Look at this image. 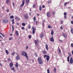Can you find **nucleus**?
I'll return each mask as SVG.
<instances>
[{
    "instance_id": "nucleus-38",
    "label": "nucleus",
    "mask_w": 73,
    "mask_h": 73,
    "mask_svg": "<svg viewBox=\"0 0 73 73\" xmlns=\"http://www.w3.org/2000/svg\"><path fill=\"white\" fill-rule=\"evenodd\" d=\"M11 55L12 56H13V55H15V53L14 52H13L11 54Z\"/></svg>"
},
{
    "instance_id": "nucleus-28",
    "label": "nucleus",
    "mask_w": 73,
    "mask_h": 73,
    "mask_svg": "<svg viewBox=\"0 0 73 73\" xmlns=\"http://www.w3.org/2000/svg\"><path fill=\"white\" fill-rule=\"evenodd\" d=\"M6 3L7 4H8L9 3V0H6Z\"/></svg>"
},
{
    "instance_id": "nucleus-34",
    "label": "nucleus",
    "mask_w": 73,
    "mask_h": 73,
    "mask_svg": "<svg viewBox=\"0 0 73 73\" xmlns=\"http://www.w3.org/2000/svg\"><path fill=\"white\" fill-rule=\"evenodd\" d=\"M20 19L19 18H18L17 19V21H20Z\"/></svg>"
},
{
    "instance_id": "nucleus-9",
    "label": "nucleus",
    "mask_w": 73,
    "mask_h": 73,
    "mask_svg": "<svg viewBox=\"0 0 73 73\" xmlns=\"http://www.w3.org/2000/svg\"><path fill=\"white\" fill-rule=\"evenodd\" d=\"M20 56H19V55H18L17 56H16V59L17 60H20Z\"/></svg>"
},
{
    "instance_id": "nucleus-13",
    "label": "nucleus",
    "mask_w": 73,
    "mask_h": 73,
    "mask_svg": "<svg viewBox=\"0 0 73 73\" xmlns=\"http://www.w3.org/2000/svg\"><path fill=\"white\" fill-rule=\"evenodd\" d=\"M35 45H38V42L36 40H35Z\"/></svg>"
},
{
    "instance_id": "nucleus-61",
    "label": "nucleus",
    "mask_w": 73,
    "mask_h": 73,
    "mask_svg": "<svg viewBox=\"0 0 73 73\" xmlns=\"http://www.w3.org/2000/svg\"><path fill=\"white\" fill-rule=\"evenodd\" d=\"M6 12H9V10L7 9V10H6Z\"/></svg>"
},
{
    "instance_id": "nucleus-23",
    "label": "nucleus",
    "mask_w": 73,
    "mask_h": 73,
    "mask_svg": "<svg viewBox=\"0 0 73 73\" xmlns=\"http://www.w3.org/2000/svg\"><path fill=\"white\" fill-rule=\"evenodd\" d=\"M5 52L7 54H9V52H8V51L7 50H5Z\"/></svg>"
},
{
    "instance_id": "nucleus-41",
    "label": "nucleus",
    "mask_w": 73,
    "mask_h": 73,
    "mask_svg": "<svg viewBox=\"0 0 73 73\" xmlns=\"http://www.w3.org/2000/svg\"><path fill=\"white\" fill-rule=\"evenodd\" d=\"M66 15H67V13L66 12H65L64 13V16H66Z\"/></svg>"
},
{
    "instance_id": "nucleus-52",
    "label": "nucleus",
    "mask_w": 73,
    "mask_h": 73,
    "mask_svg": "<svg viewBox=\"0 0 73 73\" xmlns=\"http://www.w3.org/2000/svg\"><path fill=\"white\" fill-rule=\"evenodd\" d=\"M18 18L16 16V17H15V19L16 20H17V19Z\"/></svg>"
},
{
    "instance_id": "nucleus-7",
    "label": "nucleus",
    "mask_w": 73,
    "mask_h": 73,
    "mask_svg": "<svg viewBox=\"0 0 73 73\" xmlns=\"http://www.w3.org/2000/svg\"><path fill=\"white\" fill-rule=\"evenodd\" d=\"M70 64H72L73 63V58H72V57H71L70 60Z\"/></svg>"
},
{
    "instance_id": "nucleus-56",
    "label": "nucleus",
    "mask_w": 73,
    "mask_h": 73,
    "mask_svg": "<svg viewBox=\"0 0 73 73\" xmlns=\"http://www.w3.org/2000/svg\"><path fill=\"white\" fill-rule=\"evenodd\" d=\"M53 15H55V12L54 11L53 12Z\"/></svg>"
},
{
    "instance_id": "nucleus-42",
    "label": "nucleus",
    "mask_w": 73,
    "mask_h": 73,
    "mask_svg": "<svg viewBox=\"0 0 73 73\" xmlns=\"http://www.w3.org/2000/svg\"><path fill=\"white\" fill-rule=\"evenodd\" d=\"M43 54H46V51H44L43 52Z\"/></svg>"
},
{
    "instance_id": "nucleus-53",
    "label": "nucleus",
    "mask_w": 73,
    "mask_h": 73,
    "mask_svg": "<svg viewBox=\"0 0 73 73\" xmlns=\"http://www.w3.org/2000/svg\"><path fill=\"white\" fill-rule=\"evenodd\" d=\"M59 41L60 42H62V40H60V39L59 40Z\"/></svg>"
},
{
    "instance_id": "nucleus-15",
    "label": "nucleus",
    "mask_w": 73,
    "mask_h": 73,
    "mask_svg": "<svg viewBox=\"0 0 73 73\" xmlns=\"http://www.w3.org/2000/svg\"><path fill=\"white\" fill-rule=\"evenodd\" d=\"M15 35H17V36L19 35V33H18V31L16 30L15 31Z\"/></svg>"
},
{
    "instance_id": "nucleus-37",
    "label": "nucleus",
    "mask_w": 73,
    "mask_h": 73,
    "mask_svg": "<svg viewBox=\"0 0 73 73\" xmlns=\"http://www.w3.org/2000/svg\"><path fill=\"white\" fill-rule=\"evenodd\" d=\"M16 67H18V64L16 63V64L15 65Z\"/></svg>"
},
{
    "instance_id": "nucleus-31",
    "label": "nucleus",
    "mask_w": 73,
    "mask_h": 73,
    "mask_svg": "<svg viewBox=\"0 0 73 73\" xmlns=\"http://www.w3.org/2000/svg\"><path fill=\"white\" fill-rule=\"evenodd\" d=\"M68 54L69 56L68 57H69V58L70 57H71V56H72V55H71V54H70V53H68Z\"/></svg>"
},
{
    "instance_id": "nucleus-12",
    "label": "nucleus",
    "mask_w": 73,
    "mask_h": 73,
    "mask_svg": "<svg viewBox=\"0 0 73 73\" xmlns=\"http://www.w3.org/2000/svg\"><path fill=\"white\" fill-rule=\"evenodd\" d=\"M49 58H50V56H48L46 58V60L47 61H48V60H49Z\"/></svg>"
},
{
    "instance_id": "nucleus-35",
    "label": "nucleus",
    "mask_w": 73,
    "mask_h": 73,
    "mask_svg": "<svg viewBox=\"0 0 73 73\" xmlns=\"http://www.w3.org/2000/svg\"><path fill=\"white\" fill-rule=\"evenodd\" d=\"M21 28L22 30H24V29H25V28H24V27H21Z\"/></svg>"
},
{
    "instance_id": "nucleus-27",
    "label": "nucleus",
    "mask_w": 73,
    "mask_h": 73,
    "mask_svg": "<svg viewBox=\"0 0 73 73\" xmlns=\"http://www.w3.org/2000/svg\"><path fill=\"white\" fill-rule=\"evenodd\" d=\"M12 23L13 24H15V22H14V19H12Z\"/></svg>"
},
{
    "instance_id": "nucleus-2",
    "label": "nucleus",
    "mask_w": 73,
    "mask_h": 73,
    "mask_svg": "<svg viewBox=\"0 0 73 73\" xmlns=\"http://www.w3.org/2000/svg\"><path fill=\"white\" fill-rule=\"evenodd\" d=\"M32 29H33L32 33L33 34H35V30L36 29H35V27L33 26L32 27Z\"/></svg>"
},
{
    "instance_id": "nucleus-16",
    "label": "nucleus",
    "mask_w": 73,
    "mask_h": 73,
    "mask_svg": "<svg viewBox=\"0 0 73 73\" xmlns=\"http://www.w3.org/2000/svg\"><path fill=\"white\" fill-rule=\"evenodd\" d=\"M62 35L64 36V37H66L67 36V35L65 33H63Z\"/></svg>"
},
{
    "instance_id": "nucleus-51",
    "label": "nucleus",
    "mask_w": 73,
    "mask_h": 73,
    "mask_svg": "<svg viewBox=\"0 0 73 73\" xmlns=\"http://www.w3.org/2000/svg\"><path fill=\"white\" fill-rule=\"evenodd\" d=\"M71 47H72V48H73V44L72 43L71 44Z\"/></svg>"
},
{
    "instance_id": "nucleus-55",
    "label": "nucleus",
    "mask_w": 73,
    "mask_h": 73,
    "mask_svg": "<svg viewBox=\"0 0 73 73\" xmlns=\"http://www.w3.org/2000/svg\"><path fill=\"white\" fill-rule=\"evenodd\" d=\"M36 25H37V23H38V21H36Z\"/></svg>"
},
{
    "instance_id": "nucleus-64",
    "label": "nucleus",
    "mask_w": 73,
    "mask_h": 73,
    "mask_svg": "<svg viewBox=\"0 0 73 73\" xmlns=\"http://www.w3.org/2000/svg\"><path fill=\"white\" fill-rule=\"evenodd\" d=\"M12 35H13L12 34V33L10 34V36H12Z\"/></svg>"
},
{
    "instance_id": "nucleus-8",
    "label": "nucleus",
    "mask_w": 73,
    "mask_h": 73,
    "mask_svg": "<svg viewBox=\"0 0 73 73\" xmlns=\"http://www.w3.org/2000/svg\"><path fill=\"white\" fill-rule=\"evenodd\" d=\"M47 16L48 17H50V14L49 12H47Z\"/></svg>"
},
{
    "instance_id": "nucleus-58",
    "label": "nucleus",
    "mask_w": 73,
    "mask_h": 73,
    "mask_svg": "<svg viewBox=\"0 0 73 73\" xmlns=\"http://www.w3.org/2000/svg\"><path fill=\"white\" fill-rule=\"evenodd\" d=\"M48 28H49V29H50L51 28V27L50 26H48Z\"/></svg>"
},
{
    "instance_id": "nucleus-22",
    "label": "nucleus",
    "mask_w": 73,
    "mask_h": 73,
    "mask_svg": "<svg viewBox=\"0 0 73 73\" xmlns=\"http://www.w3.org/2000/svg\"><path fill=\"white\" fill-rule=\"evenodd\" d=\"M26 2L27 4H28L29 3V0H26Z\"/></svg>"
},
{
    "instance_id": "nucleus-18",
    "label": "nucleus",
    "mask_w": 73,
    "mask_h": 73,
    "mask_svg": "<svg viewBox=\"0 0 73 73\" xmlns=\"http://www.w3.org/2000/svg\"><path fill=\"white\" fill-rule=\"evenodd\" d=\"M46 48V50H48V45L47 44H46L45 45Z\"/></svg>"
},
{
    "instance_id": "nucleus-46",
    "label": "nucleus",
    "mask_w": 73,
    "mask_h": 73,
    "mask_svg": "<svg viewBox=\"0 0 73 73\" xmlns=\"http://www.w3.org/2000/svg\"><path fill=\"white\" fill-rule=\"evenodd\" d=\"M1 35H2V36H3V37H5V35H3V34H1Z\"/></svg>"
},
{
    "instance_id": "nucleus-50",
    "label": "nucleus",
    "mask_w": 73,
    "mask_h": 73,
    "mask_svg": "<svg viewBox=\"0 0 73 73\" xmlns=\"http://www.w3.org/2000/svg\"><path fill=\"white\" fill-rule=\"evenodd\" d=\"M13 5L14 8H15V4H14V2H13Z\"/></svg>"
},
{
    "instance_id": "nucleus-11",
    "label": "nucleus",
    "mask_w": 73,
    "mask_h": 73,
    "mask_svg": "<svg viewBox=\"0 0 73 73\" xmlns=\"http://www.w3.org/2000/svg\"><path fill=\"white\" fill-rule=\"evenodd\" d=\"M38 63L39 64H43V61L42 60L39 61L38 62Z\"/></svg>"
},
{
    "instance_id": "nucleus-57",
    "label": "nucleus",
    "mask_w": 73,
    "mask_h": 73,
    "mask_svg": "<svg viewBox=\"0 0 73 73\" xmlns=\"http://www.w3.org/2000/svg\"><path fill=\"white\" fill-rule=\"evenodd\" d=\"M71 24H72L73 25V21H72L71 22Z\"/></svg>"
},
{
    "instance_id": "nucleus-29",
    "label": "nucleus",
    "mask_w": 73,
    "mask_h": 73,
    "mask_svg": "<svg viewBox=\"0 0 73 73\" xmlns=\"http://www.w3.org/2000/svg\"><path fill=\"white\" fill-rule=\"evenodd\" d=\"M56 70H57V69L55 68H54V73H56Z\"/></svg>"
},
{
    "instance_id": "nucleus-21",
    "label": "nucleus",
    "mask_w": 73,
    "mask_h": 73,
    "mask_svg": "<svg viewBox=\"0 0 73 73\" xmlns=\"http://www.w3.org/2000/svg\"><path fill=\"white\" fill-rule=\"evenodd\" d=\"M39 9L40 11H41V10H42V7H41V6H40Z\"/></svg>"
},
{
    "instance_id": "nucleus-32",
    "label": "nucleus",
    "mask_w": 73,
    "mask_h": 73,
    "mask_svg": "<svg viewBox=\"0 0 73 73\" xmlns=\"http://www.w3.org/2000/svg\"><path fill=\"white\" fill-rule=\"evenodd\" d=\"M67 61H68V62H69L70 61H69V56L68 57V58H67Z\"/></svg>"
},
{
    "instance_id": "nucleus-59",
    "label": "nucleus",
    "mask_w": 73,
    "mask_h": 73,
    "mask_svg": "<svg viewBox=\"0 0 73 73\" xmlns=\"http://www.w3.org/2000/svg\"><path fill=\"white\" fill-rule=\"evenodd\" d=\"M0 66H3V65L1 63H0Z\"/></svg>"
},
{
    "instance_id": "nucleus-30",
    "label": "nucleus",
    "mask_w": 73,
    "mask_h": 73,
    "mask_svg": "<svg viewBox=\"0 0 73 73\" xmlns=\"http://www.w3.org/2000/svg\"><path fill=\"white\" fill-rule=\"evenodd\" d=\"M48 55H44L43 56V57H44V58H45V57H47V56H48Z\"/></svg>"
},
{
    "instance_id": "nucleus-5",
    "label": "nucleus",
    "mask_w": 73,
    "mask_h": 73,
    "mask_svg": "<svg viewBox=\"0 0 73 73\" xmlns=\"http://www.w3.org/2000/svg\"><path fill=\"white\" fill-rule=\"evenodd\" d=\"M3 22H4V23H8L9 21L8 20L6 19H5L3 20Z\"/></svg>"
},
{
    "instance_id": "nucleus-39",
    "label": "nucleus",
    "mask_w": 73,
    "mask_h": 73,
    "mask_svg": "<svg viewBox=\"0 0 73 73\" xmlns=\"http://www.w3.org/2000/svg\"><path fill=\"white\" fill-rule=\"evenodd\" d=\"M10 18H11V19H13V16L12 15V16H10Z\"/></svg>"
},
{
    "instance_id": "nucleus-17",
    "label": "nucleus",
    "mask_w": 73,
    "mask_h": 73,
    "mask_svg": "<svg viewBox=\"0 0 73 73\" xmlns=\"http://www.w3.org/2000/svg\"><path fill=\"white\" fill-rule=\"evenodd\" d=\"M42 60H41V57H40L38 59V61H41Z\"/></svg>"
},
{
    "instance_id": "nucleus-45",
    "label": "nucleus",
    "mask_w": 73,
    "mask_h": 73,
    "mask_svg": "<svg viewBox=\"0 0 73 73\" xmlns=\"http://www.w3.org/2000/svg\"><path fill=\"white\" fill-rule=\"evenodd\" d=\"M28 28L29 29H31V27L30 25H29L28 26Z\"/></svg>"
},
{
    "instance_id": "nucleus-1",
    "label": "nucleus",
    "mask_w": 73,
    "mask_h": 73,
    "mask_svg": "<svg viewBox=\"0 0 73 73\" xmlns=\"http://www.w3.org/2000/svg\"><path fill=\"white\" fill-rule=\"evenodd\" d=\"M22 55L23 56H25V57L27 58V60H28V55H27V54L26 52H22Z\"/></svg>"
},
{
    "instance_id": "nucleus-25",
    "label": "nucleus",
    "mask_w": 73,
    "mask_h": 73,
    "mask_svg": "<svg viewBox=\"0 0 73 73\" xmlns=\"http://www.w3.org/2000/svg\"><path fill=\"white\" fill-rule=\"evenodd\" d=\"M9 40L10 41L12 40H13V38L12 37H9Z\"/></svg>"
},
{
    "instance_id": "nucleus-33",
    "label": "nucleus",
    "mask_w": 73,
    "mask_h": 73,
    "mask_svg": "<svg viewBox=\"0 0 73 73\" xmlns=\"http://www.w3.org/2000/svg\"><path fill=\"white\" fill-rule=\"evenodd\" d=\"M47 73H50V72L49 71V68H48L47 70Z\"/></svg>"
},
{
    "instance_id": "nucleus-4",
    "label": "nucleus",
    "mask_w": 73,
    "mask_h": 73,
    "mask_svg": "<svg viewBox=\"0 0 73 73\" xmlns=\"http://www.w3.org/2000/svg\"><path fill=\"white\" fill-rule=\"evenodd\" d=\"M24 17L25 19H29V16L27 14H25L24 16Z\"/></svg>"
},
{
    "instance_id": "nucleus-10",
    "label": "nucleus",
    "mask_w": 73,
    "mask_h": 73,
    "mask_svg": "<svg viewBox=\"0 0 73 73\" xmlns=\"http://www.w3.org/2000/svg\"><path fill=\"white\" fill-rule=\"evenodd\" d=\"M50 40L51 42H54V39H53V36H52V38H50Z\"/></svg>"
},
{
    "instance_id": "nucleus-14",
    "label": "nucleus",
    "mask_w": 73,
    "mask_h": 73,
    "mask_svg": "<svg viewBox=\"0 0 73 73\" xmlns=\"http://www.w3.org/2000/svg\"><path fill=\"white\" fill-rule=\"evenodd\" d=\"M44 36V35L43 33L41 34L40 36V37L41 38H42Z\"/></svg>"
},
{
    "instance_id": "nucleus-62",
    "label": "nucleus",
    "mask_w": 73,
    "mask_h": 73,
    "mask_svg": "<svg viewBox=\"0 0 73 73\" xmlns=\"http://www.w3.org/2000/svg\"><path fill=\"white\" fill-rule=\"evenodd\" d=\"M2 9H4V7H2Z\"/></svg>"
},
{
    "instance_id": "nucleus-6",
    "label": "nucleus",
    "mask_w": 73,
    "mask_h": 73,
    "mask_svg": "<svg viewBox=\"0 0 73 73\" xmlns=\"http://www.w3.org/2000/svg\"><path fill=\"white\" fill-rule=\"evenodd\" d=\"M9 66H10V68H12V67L13 66V63L12 62L10 63L9 64Z\"/></svg>"
},
{
    "instance_id": "nucleus-24",
    "label": "nucleus",
    "mask_w": 73,
    "mask_h": 73,
    "mask_svg": "<svg viewBox=\"0 0 73 73\" xmlns=\"http://www.w3.org/2000/svg\"><path fill=\"white\" fill-rule=\"evenodd\" d=\"M36 7V5L35 4H33V8H35Z\"/></svg>"
},
{
    "instance_id": "nucleus-60",
    "label": "nucleus",
    "mask_w": 73,
    "mask_h": 73,
    "mask_svg": "<svg viewBox=\"0 0 73 73\" xmlns=\"http://www.w3.org/2000/svg\"><path fill=\"white\" fill-rule=\"evenodd\" d=\"M31 14H32V13L30 12L29 13V15H30V16H31Z\"/></svg>"
},
{
    "instance_id": "nucleus-26",
    "label": "nucleus",
    "mask_w": 73,
    "mask_h": 73,
    "mask_svg": "<svg viewBox=\"0 0 73 73\" xmlns=\"http://www.w3.org/2000/svg\"><path fill=\"white\" fill-rule=\"evenodd\" d=\"M22 26H25V23H22Z\"/></svg>"
},
{
    "instance_id": "nucleus-43",
    "label": "nucleus",
    "mask_w": 73,
    "mask_h": 73,
    "mask_svg": "<svg viewBox=\"0 0 73 73\" xmlns=\"http://www.w3.org/2000/svg\"><path fill=\"white\" fill-rule=\"evenodd\" d=\"M12 27L13 31L14 30V27H13V25H12Z\"/></svg>"
},
{
    "instance_id": "nucleus-19",
    "label": "nucleus",
    "mask_w": 73,
    "mask_h": 73,
    "mask_svg": "<svg viewBox=\"0 0 73 73\" xmlns=\"http://www.w3.org/2000/svg\"><path fill=\"white\" fill-rule=\"evenodd\" d=\"M51 35L52 36H53V30L52 29V30Z\"/></svg>"
},
{
    "instance_id": "nucleus-40",
    "label": "nucleus",
    "mask_w": 73,
    "mask_h": 73,
    "mask_svg": "<svg viewBox=\"0 0 73 73\" xmlns=\"http://www.w3.org/2000/svg\"><path fill=\"white\" fill-rule=\"evenodd\" d=\"M68 3V2H66L64 3V5L65 6H66V5H67V4Z\"/></svg>"
},
{
    "instance_id": "nucleus-54",
    "label": "nucleus",
    "mask_w": 73,
    "mask_h": 73,
    "mask_svg": "<svg viewBox=\"0 0 73 73\" xmlns=\"http://www.w3.org/2000/svg\"><path fill=\"white\" fill-rule=\"evenodd\" d=\"M45 5H43L42 6V8H45Z\"/></svg>"
},
{
    "instance_id": "nucleus-63",
    "label": "nucleus",
    "mask_w": 73,
    "mask_h": 73,
    "mask_svg": "<svg viewBox=\"0 0 73 73\" xmlns=\"http://www.w3.org/2000/svg\"><path fill=\"white\" fill-rule=\"evenodd\" d=\"M71 52H72V54L73 55V50Z\"/></svg>"
},
{
    "instance_id": "nucleus-3",
    "label": "nucleus",
    "mask_w": 73,
    "mask_h": 73,
    "mask_svg": "<svg viewBox=\"0 0 73 73\" xmlns=\"http://www.w3.org/2000/svg\"><path fill=\"white\" fill-rule=\"evenodd\" d=\"M24 4H25V1L24 0H23L22 1V3L21 5V7H23L24 5Z\"/></svg>"
},
{
    "instance_id": "nucleus-36",
    "label": "nucleus",
    "mask_w": 73,
    "mask_h": 73,
    "mask_svg": "<svg viewBox=\"0 0 73 73\" xmlns=\"http://www.w3.org/2000/svg\"><path fill=\"white\" fill-rule=\"evenodd\" d=\"M31 37H32V36H31V35H29V38H30V39L31 38Z\"/></svg>"
},
{
    "instance_id": "nucleus-20",
    "label": "nucleus",
    "mask_w": 73,
    "mask_h": 73,
    "mask_svg": "<svg viewBox=\"0 0 73 73\" xmlns=\"http://www.w3.org/2000/svg\"><path fill=\"white\" fill-rule=\"evenodd\" d=\"M10 68L12 70H15V68H14V67H13L12 68L11 67Z\"/></svg>"
},
{
    "instance_id": "nucleus-48",
    "label": "nucleus",
    "mask_w": 73,
    "mask_h": 73,
    "mask_svg": "<svg viewBox=\"0 0 73 73\" xmlns=\"http://www.w3.org/2000/svg\"><path fill=\"white\" fill-rule=\"evenodd\" d=\"M67 17H66V15L64 16V18L65 19H66Z\"/></svg>"
},
{
    "instance_id": "nucleus-47",
    "label": "nucleus",
    "mask_w": 73,
    "mask_h": 73,
    "mask_svg": "<svg viewBox=\"0 0 73 73\" xmlns=\"http://www.w3.org/2000/svg\"><path fill=\"white\" fill-rule=\"evenodd\" d=\"M7 60L8 61H11V59H10V58H8Z\"/></svg>"
},
{
    "instance_id": "nucleus-49",
    "label": "nucleus",
    "mask_w": 73,
    "mask_h": 73,
    "mask_svg": "<svg viewBox=\"0 0 73 73\" xmlns=\"http://www.w3.org/2000/svg\"><path fill=\"white\" fill-rule=\"evenodd\" d=\"M33 20L34 21H35L36 20V17H34L33 18Z\"/></svg>"
},
{
    "instance_id": "nucleus-44",
    "label": "nucleus",
    "mask_w": 73,
    "mask_h": 73,
    "mask_svg": "<svg viewBox=\"0 0 73 73\" xmlns=\"http://www.w3.org/2000/svg\"><path fill=\"white\" fill-rule=\"evenodd\" d=\"M58 51L60 53H61V50L60 49H59Z\"/></svg>"
}]
</instances>
